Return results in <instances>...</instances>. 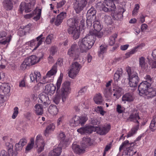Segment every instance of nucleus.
<instances>
[{"label":"nucleus","instance_id":"f257e3e1","mask_svg":"<svg viewBox=\"0 0 156 156\" xmlns=\"http://www.w3.org/2000/svg\"><path fill=\"white\" fill-rule=\"evenodd\" d=\"M95 42L94 37L88 34L81 41L78 42L79 49L81 53L87 52L93 45Z\"/></svg>","mask_w":156,"mask_h":156},{"label":"nucleus","instance_id":"f03ea898","mask_svg":"<svg viewBox=\"0 0 156 156\" xmlns=\"http://www.w3.org/2000/svg\"><path fill=\"white\" fill-rule=\"evenodd\" d=\"M126 70L129 76V84L131 87H136L140 81L137 73L133 70H132L130 67L126 68Z\"/></svg>","mask_w":156,"mask_h":156},{"label":"nucleus","instance_id":"7ed1b4c3","mask_svg":"<svg viewBox=\"0 0 156 156\" xmlns=\"http://www.w3.org/2000/svg\"><path fill=\"white\" fill-rule=\"evenodd\" d=\"M88 119L87 116H81L79 117L76 115L73 116L70 120L69 123L71 126H76L79 124H84Z\"/></svg>","mask_w":156,"mask_h":156},{"label":"nucleus","instance_id":"20e7f679","mask_svg":"<svg viewBox=\"0 0 156 156\" xmlns=\"http://www.w3.org/2000/svg\"><path fill=\"white\" fill-rule=\"evenodd\" d=\"M62 81V78L60 77L58 79L56 83V88L53 84L50 83L47 85L45 87V92L46 93H50L53 94L56 89V92H58L60 87Z\"/></svg>","mask_w":156,"mask_h":156},{"label":"nucleus","instance_id":"39448f33","mask_svg":"<svg viewBox=\"0 0 156 156\" xmlns=\"http://www.w3.org/2000/svg\"><path fill=\"white\" fill-rule=\"evenodd\" d=\"M57 72L56 64L54 65L52 69L46 74L45 76H43L44 83L52 82L53 81V76L55 75Z\"/></svg>","mask_w":156,"mask_h":156},{"label":"nucleus","instance_id":"423d86ee","mask_svg":"<svg viewBox=\"0 0 156 156\" xmlns=\"http://www.w3.org/2000/svg\"><path fill=\"white\" fill-rule=\"evenodd\" d=\"M81 67V65L77 62L72 63L70 71L68 72L69 77L72 78L75 77Z\"/></svg>","mask_w":156,"mask_h":156},{"label":"nucleus","instance_id":"0eeeda50","mask_svg":"<svg viewBox=\"0 0 156 156\" xmlns=\"http://www.w3.org/2000/svg\"><path fill=\"white\" fill-rule=\"evenodd\" d=\"M35 3V0H31L30 2H22L20 5V9L22 12L24 10L26 12H28L31 11Z\"/></svg>","mask_w":156,"mask_h":156},{"label":"nucleus","instance_id":"6e6552de","mask_svg":"<svg viewBox=\"0 0 156 156\" xmlns=\"http://www.w3.org/2000/svg\"><path fill=\"white\" fill-rule=\"evenodd\" d=\"M70 82L69 81H66L62 84L61 88V95L62 100L63 102L66 101L67 97L69 90L70 89Z\"/></svg>","mask_w":156,"mask_h":156},{"label":"nucleus","instance_id":"1a4fd4ad","mask_svg":"<svg viewBox=\"0 0 156 156\" xmlns=\"http://www.w3.org/2000/svg\"><path fill=\"white\" fill-rule=\"evenodd\" d=\"M151 86V83L147 81H144L141 83L138 87L139 94L144 96Z\"/></svg>","mask_w":156,"mask_h":156},{"label":"nucleus","instance_id":"9d476101","mask_svg":"<svg viewBox=\"0 0 156 156\" xmlns=\"http://www.w3.org/2000/svg\"><path fill=\"white\" fill-rule=\"evenodd\" d=\"M87 4V0H76L74 8L76 13H78L83 10Z\"/></svg>","mask_w":156,"mask_h":156},{"label":"nucleus","instance_id":"9b49d317","mask_svg":"<svg viewBox=\"0 0 156 156\" xmlns=\"http://www.w3.org/2000/svg\"><path fill=\"white\" fill-rule=\"evenodd\" d=\"M66 16V13L65 12H62L57 16L56 19L54 17L52 18L50 22L51 23L55 21V24L56 26H58L61 24L63 20Z\"/></svg>","mask_w":156,"mask_h":156},{"label":"nucleus","instance_id":"f8f14e48","mask_svg":"<svg viewBox=\"0 0 156 156\" xmlns=\"http://www.w3.org/2000/svg\"><path fill=\"white\" fill-rule=\"evenodd\" d=\"M78 48L77 44H73L68 51V54L70 57H74V59L77 60L79 57V55L76 54Z\"/></svg>","mask_w":156,"mask_h":156},{"label":"nucleus","instance_id":"ddd939ff","mask_svg":"<svg viewBox=\"0 0 156 156\" xmlns=\"http://www.w3.org/2000/svg\"><path fill=\"white\" fill-rule=\"evenodd\" d=\"M67 30L69 34L71 35L73 39L76 40L79 38L80 31L78 27L73 28H68Z\"/></svg>","mask_w":156,"mask_h":156},{"label":"nucleus","instance_id":"4468645a","mask_svg":"<svg viewBox=\"0 0 156 156\" xmlns=\"http://www.w3.org/2000/svg\"><path fill=\"white\" fill-rule=\"evenodd\" d=\"M40 144V146L37 150V152L38 153H40L43 150L45 144L42 137L38 135L36 137L35 145L37 147H38Z\"/></svg>","mask_w":156,"mask_h":156},{"label":"nucleus","instance_id":"2eb2a0df","mask_svg":"<svg viewBox=\"0 0 156 156\" xmlns=\"http://www.w3.org/2000/svg\"><path fill=\"white\" fill-rule=\"evenodd\" d=\"M41 13V9H35L33 11L32 13L26 14L24 16V17L26 19H30L35 15H36V16L34 17L33 19L37 21L39 20L40 18Z\"/></svg>","mask_w":156,"mask_h":156},{"label":"nucleus","instance_id":"dca6fc26","mask_svg":"<svg viewBox=\"0 0 156 156\" xmlns=\"http://www.w3.org/2000/svg\"><path fill=\"white\" fill-rule=\"evenodd\" d=\"M38 102L39 104L42 103L44 108L47 107L48 105V102L49 101V98L48 94L46 93L41 94L39 97L38 100Z\"/></svg>","mask_w":156,"mask_h":156},{"label":"nucleus","instance_id":"f3484780","mask_svg":"<svg viewBox=\"0 0 156 156\" xmlns=\"http://www.w3.org/2000/svg\"><path fill=\"white\" fill-rule=\"evenodd\" d=\"M7 33L5 31L0 32V44H5L7 43H9L10 41L12 36H9L6 38Z\"/></svg>","mask_w":156,"mask_h":156},{"label":"nucleus","instance_id":"a211bd4d","mask_svg":"<svg viewBox=\"0 0 156 156\" xmlns=\"http://www.w3.org/2000/svg\"><path fill=\"white\" fill-rule=\"evenodd\" d=\"M135 112V111H134L131 114L129 118L127 119L126 121L136 122V125H138V127H139L140 123L138 120L140 119V118L139 116L138 113L137 112Z\"/></svg>","mask_w":156,"mask_h":156},{"label":"nucleus","instance_id":"6ab92c4d","mask_svg":"<svg viewBox=\"0 0 156 156\" xmlns=\"http://www.w3.org/2000/svg\"><path fill=\"white\" fill-rule=\"evenodd\" d=\"M125 9L123 8L119 7L118 12L115 13L113 15V18L117 20H121L122 19L123 16V13L125 11Z\"/></svg>","mask_w":156,"mask_h":156},{"label":"nucleus","instance_id":"aec40b11","mask_svg":"<svg viewBox=\"0 0 156 156\" xmlns=\"http://www.w3.org/2000/svg\"><path fill=\"white\" fill-rule=\"evenodd\" d=\"M110 129V126H108L106 127H96L95 130L98 134L103 135L107 133Z\"/></svg>","mask_w":156,"mask_h":156},{"label":"nucleus","instance_id":"412c9836","mask_svg":"<svg viewBox=\"0 0 156 156\" xmlns=\"http://www.w3.org/2000/svg\"><path fill=\"white\" fill-rule=\"evenodd\" d=\"M78 20V18L76 17L69 19L67 21V24L68 26L69 27V28H73L77 27Z\"/></svg>","mask_w":156,"mask_h":156},{"label":"nucleus","instance_id":"4be33fe9","mask_svg":"<svg viewBox=\"0 0 156 156\" xmlns=\"http://www.w3.org/2000/svg\"><path fill=\"white\" fill-rule=\"evenodd\" d=\"M156 95V89L154 88H150L148 89L144 96L147 99L152 98Z\"/></svg>","mask_w":156,"mask_h":156},{"label":"nucleus","instance_id":"5701e85b","mask_svg":"<svg viewBox=\"0 0 156 156\" xmlns=\"http://www.w3.org/2000/svg\"><path fill=\"white\" fill-rule=\"evenodd\" d=\"M27 143V140L25 138H23L20 140L19 142L15 144L16 150V151H20L23 148V146Z\"/></svg>","mask_w":156,"mask_h":156},{"label":"nucleus","instance_id":"b1692460","mask_svg":"<svg viewBox=\"0 0 156 156\" xmlns=\"http://www.w3.org/2000/svg\"><path fill=\"white\" fill-rule=\"evenodd\" d=\"M81 144L82 147L84 149L91 146L92 143L90 138L84 137L83 138Z\"/></svg>","mask_w":156,"mask_h":156},{"label":"nucleus","instance_id":"393cba45","mask_svg":"<svg viewBox=\"0 0 156 156\" xmlns=\"http://www.w3.org/2000/svg\"><path fill=\"white\" fill-rule=\"evenodd\" d=\"M145 60V58L144 57H141L139 58V64L142 70H147L148 69V66Z\"/></svg>","mask_w":156,"mask_h":156},{"label":"nucleus","instance_id":"a878e982","mask_svg":"<svg viewBox=\"0 0 156 156\" xmlns=\"http://www.w3.org/2000/svg\"><path fill=\"white\" fill-rule=\"evenodd\" d=\"M41 75L39 72L35 71L33 73H31L30 75V77L32 82L36 81L37 82L41 78Z\"/></svg>","mask_w":156,"mask_h":156},{"label":"nucleus","instance_id":"bb28decb","mask_svg":"<svg viewBox=\"0 0 156 156\" xmlns=\"http://www.w3.org/2000/svg\"><path fill=\"white\" fill-rule=\"evenodd\" d=\"M10 142H11V144H10L9 143H8L6 144V145L7 146H8L7 148L8 151V155L9 156H13V146L12 144L14 143V140L11 138L10 139Z\"/></svg>","mask_w":156,"mask_h":156},{"label":"nucleus","instance_id":"cd10ccee","mask_svg":"<svg viewBox=\"0 0 156 156\" xmlns=\"http://www.w3.org/2000/svg\"><path fill=\"white\" fill-rule=\"evenodd\" d=\"M72 148L75 153L78 154L82 153L84 151V149L83 147L81 148L79 145L76 144H73Z\"/></svg>","mask_w":156,"mask_h":156},{"label":"nucleus","instance_id":"c85d7f7f","mask_svg":"<svg viewBox=\"0 0 156 156\" xmlns=\"http://www.w3.org/2000/svg\"><path fill=\"white\" fill-rule=\"evenodd\" d=\"M134 100V98L132 94L126 93L123 95L122 97V100L123 101H127L128 102L133 101Z\"/></svg>","mask_w":156,"mask_h":156},{"label":"nucleus","instance_id":"c756f323","mask_svg":"<svg viewBox=\"0 0 156 156\" xmlns=\"http://www.w3.org/2000/svg\"><path fill=\"white\" fill-rule=\"evenodd\" d=\"M62 148L61 147L54 149L49 153L50 156H59L62 152Z\"/></svg>","mask_w":156,"mask_h":156},{"label":"nucleus","instance_id":"7c9ffc66","mask_svg":"<svg viewBox=\"0 0 156 156\" xmlns=\"http://www.w3.org/2000/svg\"><path fill=\"white\" fill-rule=\"evenodd\" d=\"M36 114L37 115H41L43 113V105L42 104H36L35 106Z\"/></svg>","mask_w":156,"mask_h":156},{"label":"nucleus","instance_id":"2f4dec72","mask_svg":"<svg viewBox=\"0 0 156 156\" xmlns=\"http://www.w3.org/2000/svg\"><path fill=\"white\" fill-rule=\"evenodd\" d=\"M93 28L96 32L100 31L103 28V26L101 23L98 20L94 21Z\"/></svg>","mask_w":156,"mask_h":156},{"label":"nucleus","instance_id":"473e14b6","mask_svg":"<svg viewBox=\"0 0 156 156\" xmlns=\"http://www.w3.org/2000/svg\"><path fill=\"white\" fill-rule=\"evenodd\" d=\"M103 5H106L108 8L114 10L115 9V5L110 0H105L103 3Z\"/></svg>","mask_w":156,"mask_h":156},{"label":"nucleus","instance_id":"72a5a7b5","mask_svg":"<svg viewBox=\"0 0 156 156\" xmlns=\"http://www.w3.org/2000/svg\"><path fill=\"white\" fill-rule=\"evenodd\" d=\"M58 137L59 139L62 140L60 142L61 144L63 145L66 144V143L69 141V140L68 138L66 139V135L63 132L60 133Z\"/></svg>","mask_w":156,"mask_h":156},{"label":"nucleus","instance_id":"f704fd0d","mask_svg":"<svg viewBox=\"0 0 156 156\" xmlns=\"http://www.w3.org/2000/svg\"><path fill=\"white\" fill-rule=\"evenodd\" d=\"M93 99L95 103L97 104H101L103 101L102 97L100 93L96 94Z\"/></svg>","mask_w":156,"mask_h":156},{"label":"nucleus","instance_id":"c9c22d12","mask_svg":"<svg viewBox=\"0 0 156 156\" xmlns=\"http://www.w3.org/2000/svg\"><path fill=\"white\" fill-rule=\"evenodd\" d=\"M122 68L119 69L114 75V80L115 81L117 82L120 78L122 76Z\"/></svg>","mask_w":156,"mask_h":156},{"label":"nucleus","instance_id":"e433bc0d","mask_svg":"<svg viewBox=\"0 0 156 156\" xmlns=\"http://www.w3.org/2000/svg\"><path fill=\"white\" fill-rule=\"evenodd\" d=\"M4 6L7 10H11L13 7V3L10 0H5Z\"/></svg>","mask_w":156,"mask_h":156},{"label":"nucleus","instance_id":"4c0bfd02","mask_svg":"<svg viewBox=\"0 0 156 156\" xmlns=\"http://www.w3.org/2000/svg\"><path fill=\"white\" fill-rule=\"evenodd\" d=\"M48 111L51 114L55 115L57 114L58 110L55 105H51L49 107Z\"/></svg>","mask_w":156,"mask_h":156},{"label":"nucleus","instance_id":"58836bf2","mask_svg":"<svg viewBox=\"0 0 156 156\" xmlns=\"http://www.w3.org/2000/svg\"><path fill=\"white\" fill-rule=\"evenodd\" d=\"M32 65H34L39 62L40 60L42 58L43 55L40 57L38 58L35 55H32L30 56Z\"/></svg>","mask_w":156,"mask_h":156},{"label":"nucleus","instance_id":"ea45409f","mask_svg":"<svg viewBox=\"0 0 156 156\" xmlns=\"http://www.w3.org/2000/svg\"><path fill=\"white\" fill-rule=\"evenodd\" d=\"M55 126L53 124H50L46 128L44 132V135L46 136H48L49 133L53 131L55 129Z\"/></svg>","mask_w":156,"mask_h":156},{"label":"nucleus","instance_id":"a19ab883","mask_svg":"<svg viewBox=\"0 0 156 156\" xmlns=\"http://www.w3.org/2000/svg\"><path fill=\"white\" fill-rule=\"evenodd\" d=\"M89 34L90 35L93 36L94 37V35L98 38L101 37L103 35V32L101 31L96 32L94 31H90Z\"/></svg>","mask_w":156,"mask_h":156},{"label":"nucleus","instance_id":"79ce46f5","mask_svg":"<svg viewBox=\"0 0 156 156\" xmlns=\"http://www.w3.org/2000/svg\"><path fill=\"white\" fill-rule=\"evenodd\" d=\"M96 13V11L94 8H91L90 9L88 10L87 14L89 15V16L90 18L92 17L94 18V20L96 19V16L95 14Z\"/></svg>","mask_w":156,"mask_h":156},{"label":"nucleus","instance_id":"37998d69","mask_svg":"<svg viewBox=\"0 0 156 156\" xmlns=\"http://www.w3.org/2000/svg\"><path fill=\"white\" fill-rule=\"evenodd\" d=\"M104 19L105 22L107 25H111L113 23L112 17L110 16L105 15Z\"/></svg>","mask_w":156,"mask_h":156},{"label":"nucleus","instance_id":"c03bdc74","mask_svg":"<svg viewBox=\"0 0 156 156\" xmlns=\"http://www.w3.org/2000/svg\"><path fill=\"white\" fill-rule=\"evenodd\" d=\"M138 125H136L134 127L132 128L127 135V137H129L133 136L137 130L139 128Z\"/></svg>","mask_w":156,"mask_h":156},{"label":"nucleus","instance_id":"a18cd8bd","mask_svg":"<svg viewBox=\"0 0 156 156\" xmlns=\"http://www.w3.org/2000/svg\"><path fill=\"white\" fill-rule=\"evenodd\" d=\"M85 127V133H90L95 130V128L92 126H87Z\"/></svg>","mask_w":156,"mask_h":156},{"label":"nucleus","instance_id":"49530a36","mask_svg":"<svg viewBox=\"0 0 156 156\" xmlns=\"http://www.w3.org/2000/svg\"><path fill=\"white\" fill-rule=\"evenodd\" d=\"M117 34H114L113 36H111L109 38V44L112 46L113 45L115 42V39L117 37Z\"/></svg>","mask_w":156,"mask_h":156},{"label":"nucleus","instance_id":"de8ad7c7","mask_svg":"<svg viewBox=\"0 0 156 156\" xmlns=\"http://www.w3.org/2000/svg\"><path fill=\"white\" fill-rule=\"evenodd\" d=\"M130 144L128 147H126L127 149V152L126 155H129V156H132L133 155V147H130Z\"/></svg>","mask_w":156,"mask_h":156},{"label":"nucleus","instance_id":"09e8293b","mask_svg":"<svg viewBox=\"0 0 156 156\" xmlns=\"http://www.w3.org/2000/svg\"><path fill=\"white\" fill-rule=\"evenodd\" d=\"M140 45L137 46L135 47L134 49H133L130 51L126 53V58H128L131 55L134 54L135 52H136V49H137L139 47H140Z\"/></svg>","mask_w":156,"mask_h":156},{"label":"nucleus","instance_id":"8fccbe9b","mask_svg":"<svg viewBox=\"0 0 156 156\" xmlns=\"http://www.w3.org/2000/svg\"><path fill=\"white\" fill-rule=\"evenodd\" d=\"M34 144V139L31 138L30 140V143L27 145L26 148V151H29L33 148Z\"/></svg>","mask_w":156,"mask_h":156},{"label":"nucleus","instance_id":"3c124183","mask_svg":"<svg viewBox=\"0 0 156 156\" xmlns=\"http://www.w3.org/2000/svg\"><path fill=\"white\" fill-rule=\"evenodd\" d=\"M2 89L5 94H7L10 91V87L9 86L5 85V86H2Z\"/></svg>","mask_w":156,"mask_h":156},{"label":"nucleus","instance_id":"603ef678","mask_svg":"<svg viewBox=\"0 0 156 156\" xmlns=\"http://www.w3.org/2000/svg\"><path fill=\"white\" fill-rule=\"evenodd\" d=\"M148 63L150 64L152 69L156 68V60L154 61L153 60H150L148 58Z\"/></svg>","mask_w":156,"mask_h":156},{"label":"nucleus","instance_id":"864d4df0","mask_svg":"<svg viewBox=\"0 0 156 156\" xmlns=\"http://www.w3.org/2000/svg\"><path fill=\"white\" fill-rule=\"evenodd\" d=\"M53 39V35L52 34H49L47 37L45 42L47 44H50L51 43Z\"/></svg>","mask_w":156,"mask_h":156},{"label":"nucleus","instance_id":"5fc2aeb1","mask_svg":"<svg viewBox=\"0 0 156 156\" xmlns=\"http://www.w3.org/2000/svg\"><path fill=\"white\" fill-rule=\"evenodd\" d=\"M129 146V141L128 140H126L123 142L122 144V145L120 146L119 148V150L121 151L122 148L124 147H128Z\"/></svg>","mask_w":156,"mask_h":156},{"label":"nucleus","instance_id":"6e6d98bb","mask_svg":"<svg viewBox=\"0 0 156 156\" xmlns=\"http://www.w3.org/2000/svg\"><path fill=\"white\" fill-rule=\"evenodd\" d=\"M44 84L45 83H44V81L43 83H39L37 84L34 87V89L36 90H38L43 88L44 87Z\"/></svg>","mask_w":156,"mask_h":156},{"label":"nucleus","instance_id":"4d7b16f0","mask_svg":"<svg viewBox=\"0 0 156 156\" xmlns=\"http://www.w3.org/2000/svg\"><path fill=\"white\" fill-rule=\"evenodd\" d=\"M14 111L12 115V118L13 119H15L17 116L18 113V108L17 107H15L14 109Z\"/></svg>","mask_w":156,"mask_h":156},{"label":"nucleus","instance_id":"13d9d810","mask_svg":"<svg viewBox=\"0 0 156 156\" xmlns=\"http://www.w3.org/2000/svg\"><path fill=\"white\" fill-rule=\"evenodd\" d=\"M106 48L103 46L101 45L100 47V51L98 52L99 55L104 53L106 50Z\"/></svg>","mask_w":156,"mask_h":156},{"label":"nucleus","instance_id":"bf43d9fd","mask_svg":"<svg viewBox=\"0 0 156 156\" xmlns=\"http://www.w3.org/2000/svg\"><path fill=\"white\" fill-rule=\"evenodd\" d=\"M60 99L61 97L57 95L53 98V101L56 104H58L59 103Z\"/></svg>","mask_w":156,"mask_h":156},{"label":"nucleus","instance_id":"052dcab7","mask_svg":"<svg viewBox=\"0 0 156 156\" xmlns=\"http://www.w3.org/2000/svg\"><path fill=\"white\" fill-rule=\"evenodd\" d=\"M24 61V62H25V64H27V65H28L29 66L32 65L30 56L25 59Z\"/></svg>","mask_w":156,"mask_h":156},{"label":"nucleus","instance_id":"680f3d73","mask_svg":"<svg viewBox=\"0 0 156 156\" xmlns=\"http://www.w3.org/2000/svg\"><path fill=\"white\" fill-rule=\"evenodd\" d=\"M150 128L152 131H153L156 129V123H154V121H151Z\"/></svg>","mask_w":156,"mask_h":156},{"label":"nucleus","instance_id":"e2e57ef3","mask_svg":"<svg viewBox=\"0 0 156 156\" xmlns=\"http://www.w3.org/2000/svg\"><path fill=\"white\" fill-rule=\"evenodd\" d=\"M91 123L94 125H98L100 124V122L95 118H93L91 119Z\"/></svg>","mask_w":156,"mask_h":156},{"label":"nucleus","instance_id":"0e129e2a","mask_svg":"<svg viewBox=\"0 0 156 156\" xmlns=\"http://www.w3.org/2000/svg\"><path fill=\"white\" fill-rule=\"evenodd\" d=\"M123 108L121 106L118 105L117 106L116 111L119 113H121L123 112Z\"/></svg>","mask_w":156,"mask_h":156},{"label":"nucleus","instance_id":"69168bd1","mask_svg":"<svg viewBox=\"0 0 156 156\" xmlns=\"http://www.w3.org/2000/svg\"><path fill=\"white\" fill-rule=\"evenodd\" d=\"M66 1L65 0H62L61 2L57 3V7L60 8L62 7L66 3Z\"/></svg>","mask_w":156,"mask_h":156},{"label":"nucleus","instance_id":"338daca9","mask_svg":"<svg viewBox=\"0 0 156 156\" xmlns=\"http://www.w3.org/2000/svg\"><path fill=\"white\" fill-rule=\"evenodd\" d=\"M30 24H29L25 26L23 28V31H24L25 33L29 32V31L30 30Z\"/></svg>","mask_w":156,"mask_h":156},{"label":"nucleus","instance_id":"774afa93","mask_svg":"<svg viewBox=\"0 0 156 156\" xmlns=\"http://www.w3.org/2000/svg\"><path fill=\"white\" fill-rule=\"evenodd\" d=\"M140 6L139 4H137L135 5V6L133 11V15H134L137 12V10L139 9Z\"/></svg>","mask_w":156,"mask_h":156}]
</instances>
